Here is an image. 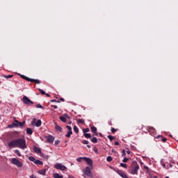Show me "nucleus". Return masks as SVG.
<instances>
[{"label":"nucleus","mask_w":178,"mask_h":178,"mask_svg":"<svg viewBox=\"0 0 178 178\" xmlns=\"http://www.w3.org/2000/svg\"><path fill=\"white\" fill-rule=\"evenodd\" d=\"M138 170H140V165L136 162H134L131 165L129 173L131 175H138Z\"/></svg>","instance_id":"f257e3e1"},{"label":"nucleus","mask_w":178,"mask_h":178,"mask_svg":"<svg viewBox=\"0 0 178 178\" xmlns=\"http://www.w3.org/2000/svg\"><path fill=\"white\" fill-rule=\"evenodd\" d=\"M17 148H20L21 149H26V148H27V145H26V139H17Z\"/></svg>","instance_id":"f03ea898"},{"label":"nucleus","mask_w":178,"mask_h":178,"mask_svg":"<svg viewBox=\"0 0 178 178\" xmlns=\"http://www.w3.org/2000/svg\"><path fill=\"white\" fill-rule=\"evenodd\" d=\"M19 77L21 79H23L24 80H26V81H30L31 83H35V84H40L41 81L38 79H30L23 74H19Z\"/></svg>","instance_id":"7ed1b4c3"},{"label":"nucleus","mask_w":178,"mask_h":178,"mask_svg":"<svg viewBox=\"0 0 178 178\" xmlns=\"http://www.w3.org/2000/svg\"><path fill=\"white\" fill-rule=\"evenodd\" d=\"M23 104L25 105H28L29 106H31V105H34V102L31 101L27 96H24L22 99Z\"/></svg>","instance_id":"20e7f679"},{"label":"nucleus","mask_w":178,"mask_h":178,"mask_svg":"<svg viewBox=\"0 0 178 178\" xmlns=\"http://www.w3.org/2000/svg\"><path fill=\"white\" fill-rule=\"evenodd\" d=\"M10 163H12L13 165H15L17 168H22L23 166V163L19 161L16 158H13L10 161Z\"/></svg>","instance_id":"39448f33"},{"label":"nucleus","mask_w":178,"mask_h":178,"mask_svg":"<svg viewBox=\"0 0 178 178\" xmlns=\"http://www.w3.org/2000/svg\"><path fill=\"white\" fill-rule=\"evenodd\" d=\"M9 148H17V139H14L8 143Z\"/></svg>","instance_id":"423d86ee"},{"label":"nucleus","mask_w":178,"mask_h":178,"mask_svg":"<svg viewBox=\"0 0 178 178\" xmlns=\"http://www.w3.org/2000/svg\"><path fill=\"white\" fill-rule=\"evenodd\" d=\"M54 168L58 170H66L67 169V168L64 165H62V163H56L54 165Z\"/></svg>","instance_id":"0eeeda50"},{"label":"nucleus","mask_w":178,"mask_h":178,"mask_svg":"<svg viewBox=\"0 0 178 178\" xmlns=\"http://www.w3.org/2000/svg\"><path fill=\"white\" fill-rule=\"evenodd\" d=\"M41 124H42L41 120H37V119H35V118L33 119V121H32L33 126H36V127H40V126H41Z\"/></svg>","instance_id":"6e6552de"},{"label":"nucleus","mask_w":178,"mask_h":178,"mask_svg":"<svg viewBox=\"0 0 178 178\" xmlns=\"http://www.w3.org/2000/svg\"><path fill=\"white\" fill-rule=\"evenodd\" d=\"M84 175L86 176H88L89 177H91L92 176V172H91V168L90 167H86L85 170L83 171Z\"/></svg>","instance_id":"1a4fd4ad"},{"label":"nucleus","mask_w":178,"mask_h":178,"mask_svg":"<svg viewBox=\"0 0 178 178\" xmlns=\"http://www.w3.org/2000/svg\"><path fill=\"white\" fill-rule=\"evenodd\" d=\"M148 131L151 136L154 137V136H156V130L153 127H149L148 128Z\"/></svg>","instance_id":"9d476101"},{"label":"nucleus","mask_w":178,"mask_h":178,"mask_svg":"<svg viewBox=\"0 0 178 178\" xmlns=\"http://www.w3.org/2000/svg\"><path fill=\"white\" fill-rule=\"evenodd\" d=\"M154 138H156L157 140H159V141H162L163 143L168 141V139L166 138H165V137H163V136H161V135H159V136L154 137Z\"/></svg>","instance_id":"9b49d317"},{"label":"nucleus","mask_w":178,"mask_h":178,"mask_svg":"<svg viewBox=\"0 0 178 178\" xmlns=\"http://www.w3.org/2000/svg\"><path fill=\"white\" fill-rule=\"evenodd\" d=\"M84 161H86V162H87L88 165H89V166H92V160H91V159L88 158V157H84Z\"/></svg>","instance_id":"f8f14e48"},{"label":"nucleus","mask_w":178,"mask_h":178,"mask_svg":"<svg viewBox=\"0 0 178 178\" xmlns=\"http://www.w3.org/2000/svg\"><path fill=\"white\" fill-rule=\"evenodd\" d=\"M33 151H34V152H35V154H42L41 153V149H40L37 146L33 147Z\"/></svg>","instance_id":"ddd939ff"},{"label":"nucleus","mask_w":178,"mask_h":178,"mask_svg":"<svg viewBox=\"0 0 178 178\" xmlns=\"http://www.w3.org/2000/svg\"><path fill=\"white\" fill-rule=\"evenodd\" d=\"M54 140H55V138H54V136H49L47 137V142L50 143V144H52Z\"/></svg>","instance_id":"4468645a"},{"label":"nucleus","mask_w":178,"mask_h":178,"mask_svg":"<svg viewBox=\"0 0 178 178\" xmlns=\"http://www.w3.org/2000/svg\"><path fill=\"white\" fill-rule=\"evenodd\" d=\"M15 123H18L19 127H23V126H24V123H26V122H24V121L22 122H20L17 120H15Z\"/></svg>","instance_id":"2eb2a0df"},{"label":"nucleus","mask_w":178,"mask_h":178,"mask_svg":"<svg viewBox=\"0 0 178 178\" xmlns=\"http://www.w3.org/2000/svg\"><path fill=\"white\" fill-rule=\"evenodd\" d=\"M55 129L57 131H62V127L58 125L56 122L55 123Z\"/></svg>","instance_id":"dca6fc26"},{"label":"nucleus","mask_w":178,"mask_h":178,"mask_svg":"<svg viewBox=\"0 0 178 178\" xmlns=\"http://www.w3.org/2000/svg\"><path fill=\"white\" fill-rule=\"evenodd\" d=\"M39 175H42L43 176H45V174L47 173V170L43 169L38 171Z\"/></svg>","instance_id":"f3484780"},{"label":"nucleus","mask_w":178,"mask_h":178,"mask_svg":"<svg viewBox=\"0 0 178 178\" xmlns=\"http://www.w3.org/2000/svg\"><path fill=\"white\" fill-rule=\"evenodd\" d=\"M26 134H29V136H31L33 134V131L30 128L26 129Z\"/></svg>","instance_id":"a211bd4d"},{"label":"nucleus","mask_w":178,"mask_h":178,"mask_svg":"<svg viewBox=\"0 0 178 178\" xmlns=\"http://www.w3.org/2000/svg\"><path fill=\"white\" fill-rule=\"evenodd\" d=\"M54 178H63V175H60L58 173H56V174L54 175Z\"/></svg>","instance_id":"6ab92c4d"},{"label":"nucleus","mask_w":178,"mask_h":178,"mask_svg":"<svg viewBox=\"0 0 178 178\" xmlns=\"http://www.w3.org/2000/svg\"><path fill=\"white\" fill-rule=\"evenodd\" d=\"M34 163H35V165H43L42 161H40V160H35V162H34Z\"/></svg>","instance_id":"aec40b11"},{"label":"nucleus","mask_w":178,"mask_h":178,"mask_svg":"<svg viewBox=\"0 0 178 178\" xmlns=\"http://www.w3.org/2000/svg\"><path fill=\"white\" fill-rule=\"evenodd\" d=\"M15 154H16L18 156H22V153H20V151L19 149H15L14 151Z\"/></svg>","instance_id":"412c9836"},{"label":"nucleus","mask_w":178,"mask_h":178,"mask_svg":"<svg viewBox=\"0 0 178 178\" xmlns=\"http://www.w3.org/2000/svg\"><path fill=\"white\" fill-rule=\"evenodd\" d=\"M60 120H61V122H63V123H65L66 122V118L63 117V116H60L59 117Z\"/></svg>","instance_id":"4be33fe9"},{"label":"nucleus","mask_w":178,"mask_h":178,"mask_svg":"<svg viewBox=\"0 0 178 178\" xmlns=\"http://www.w3.org/2000/svg\"><path fill=\"white\" fill-rule=\"evenodd\" d=\"M91 131L92 133H97V127H95V126L91 127Z\"/></svg>","instance_id":"5701e85b"},{"label":"nucleus","mask_w":178,"mask_h":178,"mask_svg":"<svg viewBox=\"0 0 178 178\" xmlns=\"http://www.w3.org/2000/svg\"><path fill=\"white\" fill-rule=\"evenodd\" d=\"M91 142L92 143H94L95 144L98 143V139H97L96 137H93L92 139H91Z\"/></svg>","instance_id":"b1692460"},{"label":"nucleus","mask_w":178,"mask_h":178,"mask_svg":"<svg viewBox=\"0 0 178 178\" xmlns=\"http://www.w3.org/2000/svg\"><path fill=\"white\" fill-rule=\"evenodd\" d=\"M10 127H19V124L17 122L13 123Z\"/></svg>","instance_id":"393cba45"},{"label":"nucleus","mask_w":178,"mask_h":178,"mask_svg":"<svg viewBox=\"0 0 178 178\" xmlns=\"http://www.w3.org/2000/svg\"><path fill=\"white\" fill-rule=\"evenodd\" d=\"M72 134H73V131H67V134L65 135V137L69 138V137H70V136H72Z\"/></svg>","instance_id":"a878e982"},{"label":"nucleus","mask_w":178,"mask_h":178,"mask_svg":"<svg viewBox=\"0 0 178 178\" xmlns=\"http://www.w3.org/2000/svg\"><path fill=\"white\" fill-rule=\"evenodd\" d=\"M77 122L80 123L81 124H84L85 122L83 119H78Z\"/></svg>","instance_id":"bb28decb"},{"label":"nucleus","mask_w":178,"mask_h":178,"mask_svg":"<svg viewBox=\"0 0 178 178\" xmlns=\"http://www.w3.org/2000/svg\"><path fill=\"white\" fill-rule=\"evenodd\" d=\"M29 161H31V162H35V158H34V156H29Z\"/></svg>","instance_id":"cd10ccee"},{"label":"nucleus","mask_w":178,"mask_h":178,"mask_svg":"<svg viewBox=\"0 0 178 178\" xmlns=\"http://www.w3.org/2000/svg\"><path fill=\"white\" fill-rule=\"evenodd\" d=\"M77 162H83L84 161V157H79L76 159Z\"/></svg>","instance_id":"c85d7f7f"},{"label":"nucleus","mask_w":178,"mask_h":178,"mask_svg":"<svg viewBox=\"0 0 178 178\" xmlns=\"http://www.w3.org/2000/svg\"><path fill=\"white\" fill-rule=\"evenodd\" d=\"M4 79H12L13 77V75H3V76Z\"/></svg>","instance_id":"c756f323"},{"label":"nucleus","mask_w":178,"mask_h":178,"mask_svg":"<svg viewBox=\"0 0 178 178\" xmlns=\"http://www.w3.org/2000/svg\"><path fill=\"white\" fill-rule=\"evenodd\" d=\"M83 136H85L86 138H91L90 134H84Z\"/></svg>","instance_id":"7c9ffc66"},{"label":"nucleus","mask_w":178,"mask_h":178,"mask_svg":"<svg viewBox=\"0 0 178 178\" xmlns=\"http://www.w3.org/2000/svg\"><path fill=\"white\" fill-rule=\"evenodd\" d=\"M120 166L122 168H124L125 169H127V164H126V163H121Z\"/></svg>","instance_id":"2f4dec72"},{"label":"nucleus","mask_w":178,"mask_h":178,"mask_svg":"<svg viewBox=\"0 0 178 178\" xmlns=\"http://www.w3.org/2000/svg\"><path fill=\"white\" fill-rule=\"evenodd\" d=\"M74 131L75 133H79V128H77V126L76 125L74 126Z\"/></svg>","instance_id":"473e14b6"},{"label":"nucleus","mask_w":178,"mask_h":178,"mask_svg":"<svg viewBox=\"0 0 178 178\" xmlns=\"http://www.w3.org/2000/svg\"><path fill=\"white\" fill-rule=\"evenodd\" d=\"M107 137L108 140H110V141H113V140H115V138L111 135H108Z\"/></svg>","instance_id":"72a5a7b5"},{"label":"nucleus","mask_w":178,"mask_h":178,"mask_svg":"<svg viewBox=\"0 0 178 178\" xmlns=\"http://www.w3.org/2000/svg\"><path fill=\"white\" fill-rule=\"evenodd\" d=\"M106 161H107V162H112V156H108L106 158Z\"/></svg>","instance_id":"f704fd0d"},{"label":"nucleus","mask_w":178,"mask_h":178,"mask_svg":"<svg viewBox=\"0 0 178 178\" xmlns=\"http://www.w3.org/2000/svg\"><path fill=\"white\" fill-rule=\"evenodd\" d=\"M38 90L40 91V92L42 95H45V91H44V90L42 89H38Z\"/></svg>","instance_id":"c9c22d12"},{"label":"nucleus","mask_w":178,"mask_h":178,"mask_svg":"<svg viewBox=\"0 0 178 178\" xmlns=\"http://www.w3.org/2000/svg\"><path fill=\"white\" fill-rule=\"evenodd\" d=\"M83 131L86 134L88 133V131H90V129H88V128L83 129Z\"/></svg>","instance_id":"e433bc0d"},{"label":"nucleus","mask_w":178,"mask_h":178,"mask_svg":"<svg viewBox=\"0 0 178 178\" xmlns=\"http://www.w3.org/2000/svg\"><path fill=\"white\" fill-rule=\"evenodd\" d=\"M36 108H40V109H44V106H42L41 104H37Z\"/></svg>","instance_id":"4c0bfd02"},{"label":"nucleus","mask_w":178,"mask_h":178,"mask_svg":"<svg viewBox=\"0 0 178 178\" xmlns=\"http://www.w3.org/2000/svg\"><path fill=\"white\" fill-rule=\"evenodd\" d=\"M66 128L67 129L68 131H72V127L67 125Z\"/></svg>","instance_id":"58836bf2"},{"label":"nucleus","mask_w":178,"mask_h":178,"mask_svg":"<svg viewBox=\"0 0 178 178\" xmlns=\"http://www.w3.org/2000/svg\"><path fill=\"white\" fill-rule=\"evenodd\" d=\"M118 131V129H115V128H111V133H116Z\"/></svg>","instance_id":"ea45409f"},{"label":"nucleus","mask_w":178,"mask_h":178,"mask_svg":"<svg viewBox=\"0 0 178 178\" xmlns=\"http://www.w3.org/2000/svg\"><path fill=\"white\" fill-rule=\"evenodd\" d=\"M88 140H83V144H84V145H87V144H88Z\"/></svg>","instance_id":"a19ab883"},{"label":"nucleus","mask_w":178,"mask_h":178,"mask_svg":"<svg viewBox=\"0 0 178 178\" xmlns=\"http://www.w3.org/2000/svg\"><path fill=\"white\" fill-rule=\"evenodd\" d=\"M127 161H129V159H127V158H124L122 162H124V163H126V162H127Z\"/></svg>","instance_id":"79ce46f5"},{"label":"nucleus","mask_w":178,"mask_h":178,"mask_svg":"<svg viewBox=\"0 0 178 178\" xmlns=\"http://www.w3.org/2000/svg\"><path fill=\"white\" fill-rule=\"evenodd\" d=\"M122 156H126V151L122 150Z\"/></svg>","instance_id":"37998d69"},{"label":"nucleus","mask_w":178,"mask_h":178,"mask_svg":"<svg viewBox=\"0 0 178 178\" xmlns=\"http://www.w3.org/2000/svg\"><path fill=\"white\" fill-rule=\"evenodd\" d=\"M51 108H54V109H58V106L51 105Z\"/></svg>","instance_id":"c03bdc74"},{"label":"nucleus","mask_w":178,"mask_h":178,"mask_svg":"<svg viewBox=\"0 0 178 178\" xmlns=\"http://www.w3.org/2000/svg\"><path fill=\"white\" fill-rule=\"evenodd\" d=\"M144 169H145V170H149V168H148V166L147 165L144 166Z\"/></svg>","instance_id":"a18cd8bd"},{"label":"nucleus","mask_w":178,"mask_h":178,"mask_svg":"<svg viewBox=\"0 0 178 178\" xmlns=\"http://www.w3.org/2000/svg\"><path fill=\"white\" fill-rule=\"evenodd\" d=\"M163 168H164L165 169H168L169 168H166V164H163Z\"/></svg>","instance_id":"49530a36"},{"label":"nucleus","mask_w":178,"mask_h":178,"mask_svg":"<svg viewBox=\"0 0 178 178\" xmlns=\"http://www.w3.org/2000/svg\"><path fill=\"white\" fill-rule=\"evenodd\" d=\"M55 144H56V145H58V144H59V140H56Z\"/></svg>","instance_id":"de8ad7c7"},{"label":"nucleus","mask_w":178,"mask_h":178,"mask_svg":"<svg viewBox=\"0 0 178 178\" xmlns=\"http://www.w3.org/2000/svg\"><path fill=\"white\" fill-rule=\"evenodd\" d=\"M30 178H37V177H35V175H31Z\"/></svg>","instance_id":"09e8293b"},{"label":"nucleus","mask_w":178,"mask_h":178,"mask_svg":"<svg viewBox=\"0 0 178 178\" xmlns=\"http://www.w3.org/2000/svg\"><path fill=\"white\" fill-rule=\"evenodd\" d=\"M60 101H62V102H65V99H63V98L61 97V98L60 99Z\"/></svg>","instance_id":"8fccbe9b"},{"label":"nucleus","mask_w":178,"mask_h":178,"mask_svg":"<svg viewBox=\"0 0 178 178\" xmlns=\"http://www.w3.org/2000/svg\"><path fill=\"white\" fill-rule=\"evenodd\" d=\"M51 102H57V100L56 99H51Z\"/></svg>","instance_id":"3c124183"},{"label":"nucleus","mask_w":178,"mask_h":178,"mask_svg":"<svg viewBox=\"0 0 178 178\" xmlns=\"http://www.w3.org/2000/svg\"><path fill=\"white\" fill-rule=\"evenodd\" d=\"M115 145H119V142L118 141L115 142Z\"/></svg>","instance_id":"603ef678"},{"label":"nucleus","mask_w":178,"mask_h":178,"mask_svg":"<svg viewBox=\"0 0 178 178\" xmlns=\"http://www.w3.org/2000/svg\"><path fill=\"white\" fill-rule=\"evenodd\" d=\"M44 95H47V97H51V95H49L48 93H45Z\"/></svg>","instance_id":"864d4df0"},{"label":"nucleus","mask_w":178,"mask_h":178,"mask_svg":"<svg viewBox=\"0 0 178 178\" xmlns=\"http://www.w3.org/2000/svg\"><path fill=\"white\" fill-rule=\"evenodd\" d=\"M127 154H128V155H130V151L129 150L127 151Z\"/></svg>","instance_id":"5fc2aeb1"},{"label":"nucleus","mask_w":178,"mask_h":178,"mask_svg":"<svg viewBox=\"0 0 178 178\" xmlns=\"http://www.w3.org/2000/svg\"><path fill=\"white\" fill-rule=\"evenodd\" d=\"M169 168H173V165L170 164V165H169Z\"/></svg>","instance_id":"6e6d98bb"},{"label":"nucleus","mask_w":178,"mask_h":178,"mask_svg":"<svg viewBox=\"0 0 178 178\" xmlns=\"http://www.w3.org/2000/svg\"><path fill=\"white\" fill-rule=\"evenodd\" d=\"M87 147H88V148H91V145H88Z\"/></svg>","instance_id":"4d7b16f0"},{"label":"nucleus","mask_w":178,"mask_h":178,"mask_svg":"<svg viewBox=\"0 0 178 178\" xmlns=\"http://www.w3.org/2000/svg\"><path fill=\"white\" fill-rule=\"evenodd\" d=\"M95 135L98 136V132L94 133Z\"/></svg>","instance_id":"13d9d810"},{"label":"nucleus","mask_w":178,"mask_h":178,"mask_svg":"<svg viewBox=\"0 0 178 178\" xmlns=\"http://www.w3.org/2000/svg\"><path fill=\"white\" fill-rule=\"evenodd\" d=\"M58 102V103L59 104V103H60V101H59V100H57V102Z\"/></svg>","instance_id":"bf43d9fd"},{"label":"nucleus","mask_w":178,"mask_h":178,"mask_svg":"<svg viewBox=\"0 0 178 178\" xmlns=\"http://www.w3.org/2000/svg\"><path fill=\"white\" fill-rule=\"evenodd\" d=\"M112 152H116V151H115V149H113Z\"/></svg>","instance_id":"052dcab7"},{"label":"nucleus","mask_w":178,"mask_h":178,"mask_svg":"<svg viewBox=\"0 0 178 178\" xmlns=\"http://www.w3.org/2000/svg\"><path fill=\"white\" fill-rule=\"evenodd\" d=\"M99 136H101V137H102V134H99Z\"/></svg>","instance_id":"680f3d73"},{"label":"nucleus","mask_w":178,"mask_h":178,"mask_svg":"<svg viewBox=\"0 0 178 178\" xmlns=\"http://www.w3.org/2000/svg\"><path fill=\"white\" fill-rule=\"evenodd\" d=\"M70 178H74V177H70Z\"/></svg>","instance_id":"e2e57ef3"},{"label":"nucleus","mask_w":178,"mask_h":178,"mask_svg":"<svg viewBox=\"0 0 178 178\" xmlns=\"http://www.w3.org/2000/svg\"><path fill=\"white\" fill-rule=\"evenodd\" d=\"M65 116H67V114H65Z\"/></svg>","instance_id":"0e129e2a"},{"label":"nucleus","mask_w":178,"mask_h":178,"mask_svg":"<svg viewBox=\"0 0 178 178\" xmlns=\"http://www.w3.org/2000/svg\"><path fill=\"white\" fill-rule=\"evenodd\" d=\"M165 178H169V177H165Z\"/></svg>","instance_id":"69168bd1"},{"label":"nucleus","mask_w":178,"mask_h":178,"mask_svg":"<svg viewBox=\"0 0 178 178\" xmlns=\"http://www.w3.org/2000/svg\"><path fill=\"white\" fill-rule=\"evenodd\" d=\"M95 152H97V149L95 150Z\"/></svg>","instance_id":"338daca9"}]
</instances>
